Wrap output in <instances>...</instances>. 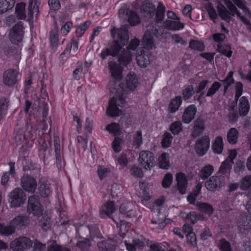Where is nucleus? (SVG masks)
<instances>
[{"label":"nucleus","mask_w":251,"mask_h":251,"mask_svg":"<svg viewBox=\"0 0 251 251\" xmlns=\"http://www.w3.org/2000/svg\"><path fill=\"white\" fill-rule=\"evenodd\" d=\"M197 108L195 104L188 106L184 110L182 116V122L184 124H189L194 119L196 114Z\"/></svg>","instance_id":"nucleus-14"},{"label":"nucleus","mask_w":251,"mask_h":251,"mask_svg":"<svg viewBox=\"0 0 251 251\" xmlns=\"http://www.w3.org/2000/svg\"><path fill=\"white\" fill-rule=\"evenodd\" d=\"M126 18L127 21L132 26L137 25L141 23V20L138 14L136 11L132 10L128 12Z\"/></svg>","instance_id":"nucleus-35"},{"label":"nucleus","mask_w":251,"mask_h":251,"mask_svg":"<svg viewBox=\"0 0 251 251\" xmlns=\"http://www.w3.org/2000/svg\"><path fill=\"white\" fill-rule=\"evenodd\" d=\"M33 245L32 241L28 237L20 236L10 243V248L15 251H25L29 250Z\"/></svg>","instance_id":"nucleus-6"},{"label":"nucleus","mask_w":251,"mask_h":251,"mask_svg":"<svg viewBox=\"0 0 251 251\" xmlns=\"http://www.w3.org/2000/svg\"><path fill=\"white\" fill-rule=\"evenodd\" d=\"M21 185L26 192L34 193L37 187V181L34 177L29 175H24L20 179Z\"/></svg>","instance_id":"nucleus-11"},{"label":"nucleus","mask_w":251,"mask_h":251,"mask_svg":"<svg viewBox=\"0 0 251 251\" xmlns=\"http://www.w3.org/2000/svg\"><path fill=\"white\" fill-rule=\"evenodd\" d=\"M124 244L128 251H136L137 248L144 246V243L138 238L133 239L131 243H128L126 240L124 241Z\"/></svg>","instance_id":"nucleus-34"},{"label":"nucleus","mask_w":251,"mask_h":251,"mask_svg":"<svg viewBox=\"0 0 251 251\" xmlns=\"http://www.w3.org/2000/svg\"><path fill=\"white\" fill-rule=\"evenodd\" d=\"M98 174L101 180L111 176V171L108 168L100 167L98 170Z\"/></svg>","instance_id":"nucleus-57"},{"label":"nucleus","mask_w":251,"mask_h":251,"mask_svg":"<svg viewBox=\"0 0 251 251\" xmlns=\"http://www.w3.org/2000/svg\"><path fill=\"white\" fill-rule=\"evenodd\" d=\"M43 211V208L40 203L39 197L35 195L29 197L27 206L28 213L39 216L42 215Z\"/></svg>","instance_id":"nucleus-5"},{"label":"nucleus","mask_w":251,"mask_h":251,"mask_svg":"<svg viewBox=\"0 0 251 251\" xmlns=\"http://www.w3.org/2000/svg\"><path fill=\"white\" fill-rule=\"evenodd\" d=\"M217 51L223 55L230 58L232 55L231 45L226 44H218Z\"/></svg>","instance_id":"nucleus-33"},{"label":"nucleus","mask_w":251,"mask_h":251,"mask_svg":"<svg viewBox=\"0 0 251 251\" xmlns=\"http://www.w3.org/2000/svg\"><path fill=\"white\" fill-rule=\"evenodd\" d=\"M173 137L172 134L168 131H165L162 135L161 141V146L163 149L169 148L172 143Z\"/></svg>","instance_id":"nucleus-42"},{"label":"nucleus","mask_w":251,"mask_h":251,"mask_svg":"<svg viewBox=\"0 0 251 251\" xmlns=\"http://www.w3.org/2000/svg\"><path fill=\"white\" fill-rule=\"evenodd\" d=\"M40 223L42 229L44 230H47L51 226L50 219L47 215L42 217Z\"/></svg>","instance_id":"nucleus-64"},{"label":"nucleus","mask_w":251,"mask_h":251,"mask_svg":"<svg viewBox=\"0 0 251 251\" xmlns=\"http://www.w3.org/2000/svg\"><path fill=\"white\" fill-rule=\"evenodd\" d=\"M136 60L137 64L140 67H146L151 63V54L150 51L143 50L141 54L136 56Z\"/></svg>","instance_id":"nucleus-17"},{"label":"nucleus","mask_w":251,"mask_h":251,"mask_svg":"<svg viewBox=\"0 0 251 251\" xmlns=\"http://www.w3.org/2000/svg\"><path fill=\"white\" fill-rule=\"evenodd\" d=\"M91 245V241L87 239L79 241L76 244V246L83 251H88Z\"/></svg>","instance_id":"nucleus-61"},{"label":"nucleus","mask_w":251,"mask_h":251,"mask_svg":"<svg viewBox=\"0 0 251 251\" xmlns=\"http://www.w3.org/2000/svg\"><path fill=\"white\" fill-rule=\"evenodd\" d=\"M189 47L192 50L199 51H202L205 49V46L203 43L196 40H192L190 41Z\"/></svg>","instance_id":"nucleus-52"},{"label":"nucleus","mask_w":251,"mask_h":251,"mask_svg":"<svg viewBox=\"0 0 251 251\" xmlns=\"http://www.w3.org/2000/svg\"><path fill=\"white\" fill-rule=\"evenodd\" d=\"M205 121L202 119H197L194 122L192 136L196 138L202 134L205 129Z\"/></svg>","instance_id":"nucleus-20"},{"label":"nucleus","mask_w":251,"mask_h":251,"mask_svg":"<svg viewBox=\"0 0 251 251\" xmlns=\"http://www.w3.org/2000/svg\"><path fill=\"white\" fill-rule=\"evenodd\" d=\"M141 10L146 13L150 18H152L155 15V21L156 24L162 22L165 17V7L162 2H159L156 9L155 6L148 0L143 2Z\"/></svg>","instance_id":"nucleus-3"},{"label":"nucleus","mask_w":251,"mask_h":251,"mask_svg":"<svg viewBox=\"0 0 251 251\" xmlns=\"http://www.w3.org/2000/svg\"><path fill=\"white\" fill-rule=\"evenodd\" d=\"M251 187V175H247L243 177L240 182V189L248 190Z\"/></svg>","instance_id":"nucleus-55"},{"label":"nucleus","mask_w":251,"mask_h":251,"mask_svg":"<svg viewBox=\"0 0 251 251\" xmlns=\"http://www.w3.org/2000/svg\"><path fill=\"white\" fill-rule=\"evenodd\" d=\"M105 130L115 137H119L122 133L119 124L115 122H113L106 125Z\"/></svg>","instance_id":"nucleus-28"},{"label":"nucleus","mask_w":251,"mask_h":251,"mask_svg":"<svg viewBox=\"0 0 251 251\" xmlns=\"http://www.w3.org/2000/svg\"><path fill=\"white\" fill-rule=\"evenodd\" d=\"M218 247L220 251H232L230 242L225 238L219 240Z\"/></svg>","instance_id":"nucleus-53"},{"label":"nucleus","mask_w":251,"mask_h":251,"mask_svg":"<svg viewBox=\"0 0 251 251\" xmlns=\"http://www.w3.org/2000/svg\"><path fill=\"white\" fill-rule=\"evenodd\" d=\"M222 87V84L218 81H214L208 89L205 96L206 97H212Z\"/></svg>","instance_id":"nucleus-46"},{"label":"nucleus","mask_w":251,"mask_h":251,"mask_svg":"<svg viewBox=\"0 0 251 251\" xmlns=\"http://www.w3.org/2000/svg\"><path fill=\"white\" fill-rule=\"evenodd\" d=\"M142 45L146 50L150 51L154 46V39L151 31L147 30L143 37Z\"/></svg>","instance_id":"nucleus-25"},{"label":"nucleus","mask_w":251,"mask_h":251,"mask_svg":"<svg viewBox=\"0 0 251 251\" xmlns=\"http://www.w3.org/2000/svg\"><path fill=\"white\" fill-rule=\"evenodd\" d=\"M217 12L219 16L222 19L225 21H229L231 19V15L230 14V11H229L226 9L224 5L220 3L217 6Z\"/></svg>","instance_id":"nucleus-39"},{"label":"nucleus","mask_w":251,"mask_h":251,"mask_svg":"<svg viewBox=\"0 0 251 251\" xmlns=\"http://www.w3.org/2000/svg\"><path fill=\"white\" fill-rule=\"evenodd\" d=\"M162 25L165 29L173 31H178L184 28V24L177 20H166Z\"/></svg>","instance_id":"nucleus-16"},{"label":"nucleus","mask_w":251,"mask_h":251,"mask_svg":"<svg viewBox=\"0 0 251 251\" xmlns=\"http://www.w3.org/2000/svg\"><path fill=\"white\" fill-rule=\"evenodd\" d=\"M158 165L160 169L168 170L170 167L169 154L167 152L162 153L158 158Z\"/></svg>","instance_id":"nucleus-32"},{"label":"nucleus","mask_w":251,"mask_h":251,"mask_svg":"<svg viewBox=\"0 0 251 251\" xmlns=\"http://www.w3.org/2000/svg\"><path fill=\"white\" fill-rule=\"evenodd\" d=\"M196 206L199 211L209 216H211L214 211L212 205L206 202H198Z\"/></svg>","instance_id":"nucleus-30"},{"label":"nucleus","mask_w":251,"mask_h":251,"mask_svg":"<svg viewBox=\"0 0 251 251\" xmlns=\"http://www.w3.org/2000/svg\"><path fill=\"white\" fill-rule=\"evenodd\" d=\"M113 38L117 37V40L113 42V44L109 48L112 54L111 56L115 57L119 55L120 51L123 47L126 45L128 42L129 36L127 30L125 28H113L111 30Z\"/></svg>","instance_id":"nucleus-2"},{"label":"nucleus","mask_w":251,"mask_h":251,"mask_svg":"<svg viewBox=\"0 0 251 251\" xmlns=\"http://www.w3.org/2000/svg\"><path fill=\"white\" fill-rule=\"evenodd\" d=\"M225 183V178L223 176L215 175L210 176L205 182V186L211 192L220 191Z\"/></svg>","instance_id":"nucleus-8"},{"label":"nucleus","mask_w":251,"mask_h":251,"mask_svg":"<svg viewBox=\"0 0 251 251\" xmlns=\"http://www.w3.org/2000/svg\"><path fill=\"white\" fill-rule=\"evenodd\" d=\"M210 139L208 135H203L198 139L194 145V149L199 156H203L210 148Z\"/></svg>","instance_id":"nucleus-9"},{"label":"nucleus","mask_w":251,"mask_h":251,"mask_svg":"<svg viewBox=\"0 0 251 251\" xmlns=\"http://www.w3.org/2000/svg\"><path fill=\"white\" fill-rule=\"evenodd\" d=\"M17 72L13 69H8L5 71L3 75V82L8 86H12L17 82Z\"/></svg>","instance_id":"nucleus-15"},{"label":"nucleus","mask_w":251,"mask_h":251,"mask_svg":"<svg viewBox=\"0 0 251 251\" xmlns=\"http://www.w3.org/2000/svg\"><path fill=\"white\" fill-rule=\"evenodd\" d=\"M38 191L41 197L44 198L50 197L52 194L50 185L44 183H40Z\"/></svg>","instance_id":"nucleus-41"},{"label":"nucleus","mask_w":251,"mask_h":251,"mask_svg":"<svg viewBox=\"0 0 251 251\" xmlns=\"http://www.w3.org/2000/svg\"><path fill=\"white\" fill-rule=\"evenodd\" d=\"M41 0H29L28 7V16L29 18L32 19L33 14L37 13L39 11V5Z\"/></svg>","instance_id":"nucleus-31"},{"label":"nucleus","mask_w":251,"mask_h":251,"mask_svg":"<svg viewBox=\"0 0 251 251\" xmlns=\"http://www.w3.org/2000/svg\"><path fill=\"white\" fill-rule=\"evenodd\" d=\"M123 82L120 83L116 88H112L110 91L115 93V96L110 99L108 106L106 110L107 115L110 117L115 118L120 116L121 110L123 108L127 98V93Z\"/></svg>","instance_id":"nucleus-1"},{"label":"nucleus","mask_w":251,"mask_h":251,"mask_svg":"<svg viewBox=\"0 0 251 251\" xmlns=\"http://www.w3.org/2000/svg\"><path fill=\"white\" fill-rule=\"evenodd\" d=\"M182 103V98L181 96H176L171 99L169 102L167 111L170 114L176 113Z\"/></svg>","instance_id":"nucleus-22"},{"label":"nucleus","mask_w":251,"mask_h":251,"mask_svg":"<svg viewBox=\"0 0 251 251\" xmlns=\"http://www.w3.org/2000/svg\"><path fill=\"white\" fill-rule=\"evenodd\" d=\"M90 24L91 22L90 21H86L82 25H75L76 36L79 38L82 37L90 25Z\"/></svg>","instance_id":"nucleus-50"},{"label":"nucleus","mask_w":251,"mask_h":251,"mask_svg":"<svg viewBox=\"0 0 251 251\" xmlns=\"http://www.w3.org/2000/svg\"><path fill=\"white\" fill-rule=\"evenodd\" d=\"M28 224V218L25 215H18L14 218L11 222L10 224L14 227V229H22Z\"/></svg>","instance_id":"nucleus-24"},{"label":"nucleus","mask_w":251,"mask_h":251,"mask_svg":"<svg viewBox=\"0 0 251 251\" xmlns=\"http://www.w3.org/2000/svg\"><path fill=\"white\" fill-rule=\"evenodd\" d=\"M117 161L120 165L119 169L122 170L124 169L127 166L128 160L127 157V154L126 153L123 152L117 158Z\"/></svg>","instance_id":"nucleus-58"},{"label":"nucleus","mask_w":251,"mask_h":251,"mask_svg":"<svg viewBox=\"0 0 251 251\" xmlns=\"http://www.w3.org/2000/svg\"><path fill=\"white\" fill-rule=\"evenodd\" d=\"M8 201L11 208L21 207L26 201V194L20 188H16L8 195Z\"/></svg>","instance_id":"nucleus-4"},{"label":"nucleus","mask_w":251,"mask_h":251,"mask_svg":"<svg viewBox=\"0 0 251 251\" xmlns=\"http://www.w3.org/2000/svg\"><path fill=\"white\" fill-rule=\"evenodd\" d=\"M230 162L228 161V159H226L224 161H223L219 168V173L225 175L228 172V171L231 169V165Z\"/></svg>","instance_id":"nucleus-63"},{"label":"nucleus","mask_w":251,"mask_h":251,"mask_svg":"<svg viewBox=\"0 0 251 251\" xmlns=\"http://www.w3.org/2000/svg\"><path fill=\"white\" fill-rule=\"evenodd\" d=\"M138 161L140 164L145 169L151 170L154 166V154L152 152L149 151H142L139 153Z\"/></svg>","instance_id":"nucleus-7"},{"label":"nucleus","mask_w":251,"mask_h":251,"mask_svg":"<svg viewBox=\"0 0 251 251\" xmlns=\"http://www.w3.org/2000/svg\"><path fill=\"white\" fill-rule=\"evenodd\" d=\"M212 149L215 153L218 154L222 153L224 149V142L221 136L216 137L212 144Z\"/></svg>","instance_id":"nucleus-29"},{"label":"nucleus","mask_w":251,"mask_h":251,"mask_svg":"<svg viewBox=\"0 0 251 251\" xmlns=\"http://www.w3.org/2000/svg\"><path fill=\"white\" fill-rule=\"evenodd\" d=\"M204 8L209 15V18L213 22L215 23L217 19V14L211 2H208L204 4Z\"/></svg>","instance_id":"nucleus-44"},{"label":"nucleus","mask_w":251,"mask_h":251,"mask_svg":"<svg viewBox=\"0 0 251 251\" xmlns=\"http://www.w3.org/2000/svg\"><path fill=\"white\" fill-rule=\"evenodd\" d=\"M15 3V0H0V14L11 9Z\"/></svg>","instance_id":"nucleus-43"},{"label":"nucleus","mask_w":251,"mask_h":251,"mask_svg":"<svg viewBox=\"0 0 251 251\" xmlns=\"http://www.w3.org/2000/svg\"><path fill=\"white\" fill-rule=\"evenodd\" d=\"M108 65L112 77L120 81L122 77L123 68L115 62H109Z\"/></svg>","instance_id":"nucleus-23"},{"label":"nucleus","mask_w":251,"mask_h":251,"mask_svg":"<svg viewBox=\"0 0 251 251\" xmlns=\"http://www.w3.org/2000/svg\"><path fill=\"white\" fill-rule=\"evenodd\" d=\"M226 4L228 10L230 11L231 16H234L236 14L239 17L241 22L247 26V29L251 32V23L248 18L241 15L240 11L231 1L228 0L227 2L226 3Z\"/></svg>","instance_id":"nucleus-13"},{"label":"nucleus","mask_w":251,"mask_h":251,"mask_svg":"<svg viewBox=\"0 0 251 251\" xmlns=\"http://www.w3.org/2000/svg\"><path fill=\"white\" fill-rule=\"evenodd\" d=\"M214 171V167L210 164L203 167L200 171L199 176L202 180L208 178Z\"/></svg>","instance_id":"nucleus-40"},{"label":"nucleus","mask_w":251,"mask_h":251,"mask_svg":"<svg viewBox=\"0 0 251 251\" xmlns=\"http://www.w3.org/2000/svg\"><path fill=\"white\" fill-rule=\"evenodd\" d=\"M54 147L55 152L56 163L57 164H60L61 162L60 140L59 138L57 136L54 137Z\"/></svg>","instance_id":"nucleus-56"},{"label":"nucleus","mask_w":251,"mask_h":251,"mask_svg":"<svg viewBox=\"0 0 251 251\" xmlns=\"http://www.w3.org/2000/svg\"><path fill=\"white\" fill-rule=\"evenodd\" d=\"M15 232L14 227L9 223V225L4 226L0 224V233L5 236H10Z\"/></svg>","instance_id":"nucleus-47"},{"label":"nucleus","mask_w":251,"mask_h":251,"mask_svg":"<svg viewBox=\"0 0 251 251\" xmlns=\"http://www.w3.org/2000/svg\"><path fill=\"white\" fill-rule=\"evenodd\" d=\"M99 250L101 251H115L116 246L111 240H103L98 243Z\"/></svg>","instance_id":"nucleus-38"},{"label":"nucleus","mask_w":251,"mask_h":251,"mask_svg":"<svg viewBox=\"0 0 251 251\" xmlns=\"http://www.w3.org/2000/svg\"><path fill=\"white\" fill-rule=\"evenodd\" d=\"M131 176L135 178H142L144 176V172L142 169L136 165H132L129 169Z\"/></svg>","instance_id":"nucleus-49"},{"label":"nucleus","mask_w":251,"mask_h":251,"mask_svg":"<svg viewBox=\"0 0 251 251\" xmlns=\"http://www.w3.org/2000/svg\"><path fill=\"white\" fill-rule=\"evenodd\" d=\"M239 133L238 130L235 127L230 128L227 133V141L231 145H234L237 142Z\"/></svg>","instance_id":"nucleus-36"},{"label":"nucleus","mask_w":251,"mask_h":251,"mask_svg":"<svg viewBox=\"0 0 251 251\" xmlns=\"http://www.w3.org/2000/svg\"><path fill=\"white\" fill-rule=\"evenodd\" d=\"M173 180V175L170 173H167L163 177L162 186L164 188H169L171 184L172 183Z\"/></svg>","instance_id":"nucleus-59"},{"label":"nucleus","mask_w":251,"mask_h":251,"mask_svg":"<svg viewBox=\"0 0 251 251\" xmlns=\"http://www.w3.org/2000/svg\"><path fill=\"white\" fill-rule=\"evenodd\" d=\"M133 145L136 148H139L143 144L142 133L141 131H137L133 135Z\"/></svg>","instance_id":"nucleus-60"},{"label":"nucleus","mask_w":251,"mask_h":251,"mask_svg":"<svg viewBox=\"0 0 251 251\" xmlns=\"http://www.w3.org/2000/svg\"><path fill=\"white\" fill-rule=\"evenodd\" d=\"M176 180L177 188L179 193L182 195L184 194L188 184L186 175L182 172L177 173L176 175Z\"/></svg>","instance_id":"nucleus-18"},{"label":"nucleus","mask_w":251,"mask_h":251,"mask_svg":"<svg viewBox=\"0 0 251 251\" xmlns=\"http://www.w3.org/2000/svg\"><path fill=\"white\" fill-rule=\"evenodd\" d=\"M125 84L124 83H123ZM140 84L139 79L137 75L133 73H130L126 77V85H124L125 89L126 91H133L137 90V88Z\"/></svg>","instance_id":"nucleus-12"},{"label":"nucleus","mask_w":251,"mask_h":251,"mask_svg":"<svg viewBox=\"0 0 251 251\" xmlns=\"http://www.w3.org/2000/svg\"><path fill=\"white\" fill-rule=\"evenodd\" d=\"M124 143V140L120 137H115L112 143L111 146L115 153H119L122 150V145Z\"/></svg>","instance_id":"nucleus-51"},{"label":"nucleus","mask_w":251,"mask_h":251,"mask_svg":"<svg viewBox=\"0 0 251 251\" xmlns=\"http://www.w3.org/2000/svg\"><path fill=\"white\" fill-rule=\"evenodd\" d=\"M115 206L114 201H108L101 207L100 212V217L102 218H110L115 211Z\"/></svg>","instance_id":"nucleus-19"},{"label":"nucleus","mask_w":251,"mask_h":251,"mask_svg":"<svg viewBox=\"0 0 251 251\" xmlns=\"http://www.w3.org/2000/svg\"><path fill=\"white\" fill-rule=\"evenodd\" d=\"M47 251H71L70 249L61 246L54 241H51L49 245Z\"/></svg>","instance_id":"nucleus-48"},{"label":"nucleus","mask_w":251,"mask_h":251,"mask_svg":"<svg viewBox=\"0 0 251 251\" xmlns=\"http://www.w3.org/2000/svg\"><path fill=\"white\" fill-rule=\"evenodd\" d=\"M58 27L55 25V27L52 29L50 32V41L52 47H56L58 43Z\"/></svg>","instance_id":"nucleus-54"},{"label":"nucleus","mask_w":251,"mask_h":251,"mask_svg":"<svg viewBox=\"0 0 251 251\" xmlns=\"http://www.w3.org/2000/svg\"><path fill=\"white\" fill-rule=\"evenodd\" d=\"M23 29V22H19L11 29L9 38L12 44H17L22 41L24 35Z\"/></svg>","instance_id":"nucleus-10"},{"label":"nucleus","mask_w":251,"mask_h":251,"mask_svg":"<svg viewBox=\"0 0 251 251\" xmlns=\"http://www.w3.org/2000/svg\"><path fill=\"white\" fill-rule=\"evenodd\" d=\"M188 227V234L186 235V239L187 243L192 247H195L197 246V238L195 233L193 232L192 227L190 226L184 225L183 230L184 232H186V228Z\"/></svg>","instance_id":"nucleus-27"},{"label":"nucleus","mask_w":251,"mask_h":251,"mask_svg":"<svg viewBox=\"0 0 251 251\" xmlns=\"http://www.w3.org/2000/svg\"><path fill=\"white\" fill-rule=\"evenodd\" d=\"M171 133L174 135H177L183 130V125L180 121H176L172 122L168 128Z\"/></svg>","instance_id":"nucleus-37"},{"label":"nucleus","mask_w":251,"mask_h":251,"mask_svg":"<svg viewBox=\"0 0 251 251\" xmlns=\"http://www.w3.org/2000/svg\"><path fill=\"white\" fill-rule=\"evenodd\" d=\"M234 72L232 71H229L225 78L223 80H221L223 84L231 86L233 84L235 83V79L233 77Z\"/></svg>","instance_id":"nucleus-62"},{"label":"nucleus","mask_w":251,"mask_h":251,"mask_svg":"<svg viewBox=\"0 0 251 251\" xmlns=\"http://www.w3.org/2000/svg\"><path fill=\"white\" fill-rule=\"evenodd\" d=\"M25 3L21 2L18 3L15 7V14L19 19H25L26 18Z\"/></svg>","instance_id":"nucleus-45"},{"label":"nucleus","mask_w":251,"mask_h":251,"mask_svg":"<svg viewBox=\"0 0 251 251\" xmlns=\"http://www.w3.org/2000/svg\"><path fill=\"white\" fill-rule=\"evenodd\" d=\"M132 60V54L128 50L123 49L118 56V61L121 65L126 66Z\"/></svg>","instance_id":"nucleus-26"},{"label":"nucleus","mask_w":251,"mask_h":251,"mask_svg":"<svg viewBox=\"0 0 251 251\" xmlns=\"http://www.w3.org/2000/svg\"><path fill=\"white\" fill-rule=\"evenodd\" d=\"M250 109L249 100L245 96L241 97L239 100L238 105L239 114L241 117L246 116Z\"/></svg>","instance_id":"nucleus-21"}]
</instances>
